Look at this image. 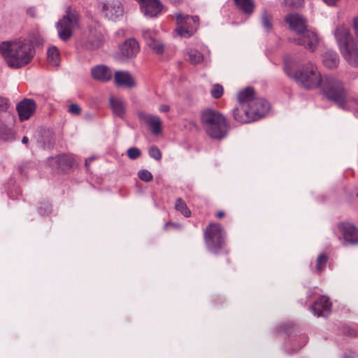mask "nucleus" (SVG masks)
I'll return each mask as SVG.
<instances>
[{
	"label": "nucleus",
	"instance_id": "obj_41",
	"mask_svg": "<svg viewBox=\"0 0 358 358\" xmlns=\"http://www.w3.org/2000/svg\"><path fill=\"white\" fill-rule=\"evenodd\" d=\"M354 29L356 36L358 38V17L354 21Z\"/></svg>",
	"mask_w": 358,
	"mask_h": 358
},
{
	"label": "nucleus",
	"instance_id": "obj_12",
	"mask_svg": "<svg viewBox=\"0 0 358 358\" xmlns=\"http://www.w3.org/2000/svg\"><path fill=\"white\" fill-rule=\"evenodd\" d=\"M250 105V109L251 110L255 120L264 116L268 113L270 108V105L266 101L256 96L253 89Z\"/></svg>",
	"mask_w": 358,
	"mask_h": 358
},
{
	"label": "nucleus",
	"instance_id": "obj_34",
	"mask_svg": "<svg viewBox=\"0 0 358 358\" xmlns=\"http://www.w3.org/2000/svg\"><path fill=\"white\" fill-rule=\"evenodd\" d=\"M282 2L285 6L298 8L303 5V0H282Z\"/></svg>",
	"mask_w": 358,
	"mask_h": 358
},
{
	"label": "nucleus",
	"instance_id": "obj_27",
	"mask_svg": "<svg viewBox=\"0 0 358 358\" xmlns=\"http://www.w3.org/2000/svg\"><path fill=\"white\" fill-rule=\"evenodd\" d=\"M175 208L181 213L185 217H189L191 215V211L187 207L185 202L180 198L176 201Z\"/></svg>",
	"mask_w": 358,
	"mask_h": 358
},
{
	"label": "nucleus",
	"instance_id": "obj_8",
	"mask_svg": "<svg viewBox=\"0 0 358 358\" xmlns=\"http://www.w3.org/2000/svg\"><path fill=\"white\" fill-rule=\"evenodd\" d=\"M65 13L56 24L59 38L64 41L72 36L73 31L78 26L79 22V14L75 9L68 7Z\"/></svg>",
	"mask_w": 358,
	"mask_h": 358
},
{
	"label": "nucleus",
	"instance_id": "obj_16",
	"mask_svg": "<svg viewBox=\"0 0 358 358\" xmlns=\"http://www.w3.org/2000/svg\"><path fill=\"white\" fill-rule=\"evenodd\" d=\"M17 110L20 120H27L34 113L36 103L30 99H24L17 105Z\"/></svg>",
	"mask_w": 358,
	"mask_h": 358
},
{
	"label": "nucleus",
	"instance_id": "obj_29",
	"mask_svg": "<svg viewBox=\"0 0 358 358\" xmlns=\"http://www.w3.org/2000/svg\"><path fill=\"white\" fill-rule=\"evenodd\" d=\"M262 23L264 28L266 31H269L271 30L273 24H272V17L271 15L266 10H264L262 15Z\"/></svg>",
	"mask_w": 358,
	"mask_h": 358
},
{
	"label": "nucleus",
	"instance_id": "obj_9",
	"mask_svg": "<svg viewBox=\"0 0 358 358\" xmlns=\"http://www.w3.org/2000/svg\"><path fill=\"white\" fill-rule=\"evenodd\" d=\"M204 241L208 249L217 253L225 245V234L218 223H210L204 231Z\"/></svg>",
	"mask_w": 358,
	"mask_h": 358
},
{
	"label": "nucleus",
	"instance_id": "obj_42",
	"mask_svg": "<svg viewBox=\"0 0 358 358\" xmlns=\"http://www.w3.org/2000/svg\"><path fill=\"white\" fill-rule=\"evenodd\" d=\"M169 226L174 227H180L179 224H175V223H172V222H167L165 224L164 228L167 229Z\"/></svg>",
	"mask_w": 358,
	"mask_h": 358
},
{
	"label": "nucleus",
	"instance_id": "obj_26",
	"mask_svg": "<svg viewBox=\"0 0 358 358\" xmlns=\"http://www.w3.org/2000/svg\"><path fill=\"white\" fill-rule=\"evenodd\" d=\"M187 59L193 64H200L203 60V55L195 49H189L187 50Z\"/></svg>",
	"mask_w": 358,
	"mask_h": 358
},
{
	"label": "nucleus",
	"instance_id": "obj_5",
	"mask_svg": "<svg viewBox=\"0 0 358 358\" xmlns=\"http://www.w3.org/2000/svg\"><path fill=\"white\" fill-rule=\"evenodd\" d=\"M335 37L340 50L348 63L353 66H358V48L350 36L345 27H338L335 31Z\"/></svg>",
	"mask_w": 358,
	"mask_h": 358
},
{
	"label": "nucleus",
	"instance_id": "obj_18",
	"mask_svg": "<svg viewBox=\"0 0 358 358\" xmlns=\"http://www.w3.org/2000/svg\"><path fill=\"white\" fill-rule=\"evenodd\" d=\"M140 50V47L134 38L127 40L121 46V54L127 58H132L137 55Z\"/></svg>",
	"mask_w": 358,
	"mask_h": 358
},
{
	"label": "nucleus",
	"instance_id": "obj_22",
	"mask_svg": "<svg viewBox=\"0 0 358 358\" xmlns=\"http://www.w3.org/2000/svg\"><path fill=\"white\" fill-rule=\"evenodd\" d=\"M110 105L113 113L120 117H123L126 111L125 103L120 99L111 96Z\"/></svg>",
	"mask_w": 358,
	"mask_h": 358
},
{
	"label": "nucleus",
	"instance_id": "obj_35",
	"mask_svg": "<svg viewBox=\"0 0 358 358\" xmlns=\"http://www.w3.org/2000/svg\"><path fill=\"white\" fill-rule=\"evenodd\" d=\"M141 155V150L137 148H130L127 150V155L131 159H136Z\"/></svg>",
	"mask_w": 358,
	"mask_h": 358
},
{
	"label": "nucleus",
	"instance_id": "obj_31",
	"mask_svg": "<svg viewBox=\"0 0 358 358\" xmlns=\"http://www.w3.org/2000/svg\"><path fill=\"white\" fill-rule=\"evenodd\" d=\"M223 92L222 86L219 84H215L210 90V94L214 99H219L222 96Z\"/></svg>",
	"mask_w": 358,
	"mask_h": 358
},
{
	"label": "nucleus",
	"instance_id": "obj_32",
	"mask_svg": "<svg viewBox=\"0 0 358 358\" xmlns=\"http://www.w3.org/2000/svg\"><path fill=\"white\" fill-rule=\"evenodd\" d=\"M138 176L141 180L145 182H150L153 178L152 174L146 169L139 171L138 173Z\"/></svg>",
	"mask_w": 358,
	"mask_h": 358
},
{
	"label": "nucleus",
	"instance_id": "obj_46",
	"mask_svg": "<svg viewBox=\"0 0 358 358\" xmlns=\"http://www.w3.org/2000/svg\"><path fill=\"white\" fill-rule=\"evenodd\" d=\"M170 1L173 4L180 3L182 1V0H170Z\"/></svg>",
	"mask_w": 358,
	"mask_h": 358
},
{
	"label": "nucleus",
	"instance_id": "obj_19",
	"mask_svg": "<svg viewBox=\"0 0 358 358\" xmlns=\"http://www.w3.org/2000/svg\"><path fill=\"white\" fill-rule=\"evenodd\" d=\"M115 82L117 85L128 88H131L136 86L135 78L128 71H116L115 73Z\"/></svg>",
	"mask_w": 358,
	"mask_h": 358
},
{
	"label": "nucleus",
	"instance_id": "obj_2",
	"mask_svg": "<svg viewBox=\"0 0 358 358\" xmlns=\"http://www.w3.org/2000/svg\"><path fill=\"white\" fill-rule=\"evenodd\" d=\"M290 29L295 32L294 41L306 48L314 51L318 45L319 38L317 34L308 29L306 22L299 14H289L285 18Z\"/></svg>",
	"mask_w": 358,
	"mask_h": 358
},
{
	"label": "nucleus",
	"instance_id": "obj_10",
	"mask_svg": "<svg viewBox=\"0 0 358 358\" xmlns=\"http://www.w3.org/2000/svg\"><path fill=\"white\" fill-rule=\"evenodd\" d=\"M177 28L176 32L181 37L189 38L197 30L199 26L198 16H190L182 13L176 14Z\"/></svg>",
	"mask_w": 358,
	"mask_h": 358
},
{
	"label": "nucleus",
	"instance_id": "obj_1",
	"mask_svg": "<svg viewBox=\"0 0 358 358\" xmlns=\"http://www.w3.org/2000/svg\"><path fill=\"white\" fill-rule=\"evenodd\" d=\"M0 54L10 67L19 69L31 62L35 50L29 41L19 38L1 43Z\"/></svg>",
	"mask_w": 358,
	"mask_h": 358
},
{
	"label": "nucleus",
	"instance_id": "obj_38",
	"mask_svg": "<svg viewBox=\"0 0 358 358\" xmlns=\"http://www.w3.org/2000/svg\"><path fill=\"white\" fill-rule=\"evenodd\" d=\"M54 159H55L56 162H57L59 165L60 166L62 164H64L67 161V157L65 155H59Z\"/></svg>",
	"mask_w": 358,
	"mask_h": 358
},
{
	"label": "nucleus",
	"instance_id": "obj_45",
	"mask_svg": "<svg viewBox=\"0 0 358 358\" xmlns=\"http://www.w3.org/2000/svg\"><path fill=\"white\" fill-rule=\"evenodd\" d=\"M28 141H29L28 138L27 136H24L22 140V142L24 144H27L28 143Z\"/></svg>",
	"mask_w": 358,
	"mask_h": 358
},
{
	"label": "nucleus",
	"instance_id": "obj_13",
	"mask_svg": "<svg viewBox=\"0 0 358 358\" xmlns=\"http://www.w3.org/2000/svg\"><path fill=\"white\" fill-rule=\"evenodd\" d=\"M339 231L345 242L350 244L358 243V229L348 222H341L338 224Z\"/></svg>",
	"mask_w": 358,
	"mask_h": 358
},
{
	"label": "nucleus",
	"instance_id": "obj_40",
	"mask_svg": "<svg viewBox=\"0 0 358 358\" xmlns=\"http://www.w3.org/2000/svg\"><path fill=\"white\" fill-rule=\"evenodd\" d=\"M324 2L328 6H335L339 0H323Z\"/></svg>",
	"mask_w": 358,
	"mask_h": 358
},
{
	"label": "nucleus",
	"instance_id": "obj_48",
	"mask_svg": "<svg viewBox=\"0 0 358 358\" xmlns=\"http://www.w3.org/2000/svg\"><path fill=\"white\" fill-rule=\"evenodd\" d=\"M345 358H347V357H345Z\"/></svg>",
	"mask_w": 358,
	"mask_h": 358
},
{
	"label": "nucleus",
	"instance_id": "obj_15",
	"mask_svg": "<svg viewBox=\"0 0 358 358\" xmlns=\"http://www.w3.org/2000/svg\"><path fill=\"white\" fill-rule=\"evenodd\" d=\"M141 5L142 13L145 15L153 17L162 10V5L159 0H138Z\"/></svg>",
	"mask_w": 358,
	"mask_h": 358
},
{
	"label": "nucleus",
	"instance_id": "obj_14",
	"mask_svg": "<svg viewBox=\"0 0 358 358\" xmlns=\"http://www.w3.org/2000/svg\"><path fill=\"white\" fill-rule=\"evenodd\" d=\"M143 36L146 44L156 53L160 54L164 51V45L159 41L157 32L152 29L143 31Z\"/></svg>",
	"mask_w": 358,
	"mask_h": 358
},
{
	"label": "nucleus",
	"instance_id": "obj_43",
	"mask_svg": "<svg viewBox=\"0 0 358 358\" xmlns=\"http://www.w3.org/2000/svg\"><path fill=\"white\" fill-rule=\"evenodd\" d=\"M224 216V213L223 211H218L216 213V217L218 218H222Z\"/></svg>",
	"mask_w": 358,
	"mask_h": 358
},
{
	"label": "nucleus",
	"instance_id": "obj_47",
	"mask_svg": "<svg viewBox=\"0 0 358 358\" xmlns=\"http://www.w3.org/2000/svg\"><path fill=\"white\" fill-rule=\"evenodd\" d=\"M357 196H358V193H357Z\"/></svg>",
	"mask_w": 358,
	"mask_h": 358
},
{
	"label": "nucleus",
	"instance_id": "obj_3",
	"mask_svg": "<svg viewBox=\"0 0 358 358\" xmlns=\"http://www.w3.org/2000/svg\"><path fill=\"white\" fill-rule=\"evenodd\" d=\"M284 69L289 77L294 78L299 85L307 90L320 87L323 79L317 66L313 63L302 65L297 71H292L286 64Z\"/></svg>",
	"mask_w": 358,
	"mask_h": 358
},
{
	"label": "nucleus",
	"instance_id": "obj_11",
	"mask_svg": "<svg viewBox=\"0 0 358 358\" xmlns=\"http://www.w3.org/2000/svg\"><path fill=\"white\" fill-rule=\"evenodd\" d=\"M101 12L105 17L116 21L123 15V7L118 0H107L101 3Z\"/></svg>",
	"mask_w": 358,
	"mask_h": 358
},
{
	"label": "nucleus",
	"instance_id": "obj_30",
	"mask_svg": "<svg viewBox=\"0 0 358 358\" xmlns=\"http://www.w3.org/2000/svg\"><path fill=\"white\" fill-rule=\"evenodd\" d=\"M328 257L326 255H320L317 259L316 268L318 272H321L325 267Z\"/></svg>",
	"mask_w": 358,
	"mask_h": 358
},
{
	"label": "nucleus",
	"instance_id": "obj_6",
	"mask_svg": "<svg viewBox=\"0 0 358 358\" xmlns=\"http://www.w3.org/2000/svg\"><path fill=\"white\" fill-rule=\"evenodd\" d=\"M252 96V88L248 87L238 93V104L233 110V116L236 121L241 124L255 121L251 110L250 101Z\"/></svg>",
	"mask_w": 358,
	"mask_h": 358
},
{
	"label": "nucleus",
	"instance_id": "obj_36",
	"mask_svg": "<svg viewBox=\"0 0 358 358\" xmlns=\"http://www.w3.org/2000/svg\"><path fill=\"white\" fill-rule=\"evenodd\" d=\"M68 112L73 115H78L81 113V108L76 103L69 105Z\"/></svg>",
	"mask_w": 358,
	"mask_h": 358
},
{
	"label": "nucleus",
	"instance_id": "obj_20",
	"mask_svg": "<svg viewBox=\"0 0 358 358\" xmlns=\"http://www.w3.org/2000/svg\"><path fill=\"white\" fill-rule=\"evenodd\" d=\"M91 74L95 80L107 82L113 76L111 70L105 65H97L91 69Z\"/></svg>",
	"mask_w": 358,
	"mask_h": 358
},
{
	"label": "nucleus",
	"instance_id": "obj_33",
	"mask_svg": "<svg viewBox=\"0 0 358 358\" xmlns=\"http://www.w3.org/2000/svg\"><path fill=\"white\" fill-rule=\"evenodd\" d=\"M148 153L150 157L155 160H160L162 158V152L157 146H152L148 150Z\"/></svg>",
	"mask_w": 358,
	"mask_h": 358
},
{
	"label": "nucleus",
	"instance_id": "obj_39",
	"mask_svg": "<svg viewBox=\"0 0 358 358\" xmlns=\"http://www.w3.org/2000/svg\"><path fill=\"white\" fill-rule=\"evenodd\" d=\"M170 110V107L168 105L163 104L160 106L159 110L162 113L168 112Z\"/></svg>",
	"mask_w": 358,
	"mask_h": 358
},
{
	"label": "nucleus",
	"instance_id": "obj_21",
	"mask_svg": "<svg viewBox=\"0 0 358 358\" xmlns=\"http://www.w3.org/2000/svg\"><path fill=\"white\" fill-rule=\"evenodd\" d=\"M329 299L324 296H320L311 306V310L317 316H321L323 311H328L331 307Z\"/></svg>",
	"mask_w": 358,
	"mask_h": 358
},
{
	"label": "nucleus",
	"instance_id": "obj_25",
	"mask_svg": "<svg viewBox=\"0 0 358 358\" xmlns=\"http://www.w3.org/2000/svg\"><path fill=\"white\" fill-rule=\"evenodd\" d=\"M48 62L52 66H57L60 62V53L58 48L52 46L48 50Z\"/></svg>",
	"mask_w": 358,
	"mask_h": 358
},
{
	"label": "nucleus",
	"instance_id": "obj_44",
	"mask_svg": "<svg viewBox=\"0 0 358 358\" xmlns=\"http://www.w3.org/2000/svg\"><path fill=\"white\" fill-rule=\"evenodd\" d=\"M93 161V158H89L85 160V166H89L90 163Z\"/></svg>",
	"mask_w": 358,
	"mask_h": 358
},
{
	"label": "nucleus",
	"instance_id": "obj_7",
	"mask_svg": "<svg viewBox=\"0 0 358 358\" xmlns=\"http://www.w3.org/2000/svg\"><path fill=\"white\" fill-rule=\"evenodd\" d=\"M320 87L329 99L338 103H342L345 100L347 91L343 83L336 77L325 76L320 85Z\"/></svg>",
	"mask_w": 358,
	"mask_h": 358
},
{
	"label": "nucleus",
	"instance_id": "obj_23",
	"mask_svg": "<svg viewBox=\"0 0 358 358\" xmlns=\"http://www.w3.org/2000/svg\"><path fill=\"white\" fill-rule=\"evenodd\" d=\"M323 64L329 69L336 68L339 63L337 53L332 50L327 51L323 55Z\"/></svg>",
	"mask_w": 358,
	"mask_h": 358
},
{
	"label": "nucleus",
	"instance_id": "obj_17",
	"mask_svg": "<svg viewBox=\"0 0 358 358\" xmlns=\"http://www.w3.org/2000/svg\"><path fill=\"white\" fill-rule=\"evenodd\" d=\"M139 117L147 124L153 134L158 135L162 132V120L159 116L140 113Z\"/></svg>",
	"mask_w": 358,
	"mask_h": 358
},
{
	"label": "nucleus",
	"instance_id": "obj_37",
	"mask_svg": "<svg viewBox=\"0 0 358 358\" xmlns=\"http://www.w3.org/2000/svg\"><path fill=\"white\" fill-rule=\"evenodd\" d=\"M8 108V99L0 97V111H5Z\"/></svg>",
	"mask_w": 358,
	"mask_h": 358
},
{
	"label": "nucleus",
	"instance_id": "obj_24",
	"mask_svg": "<svg viewBox=\"0 0 358 358\" xmlns=\"http://www.w3.org/2000/svg\"><path fill=\"white\" fill-rule=\"evenodd\" d=\"M238 8L245 14L251 15L255 10L253 0H234Z\"/></svg>",
	"mask_w": 358,
	"mask_h": 358
},
{
	"label": "nucleus",
	"instance_id": "obj_28",
	"mask_svg": "<svg viewBox=\"0 0 358 358\" xmlns=\"http://www.w3.org/2000/svg\"><path fill=\"white\" fill-rule=\"evenodd\" d=\"M103 43V36L99 34L97 36H90L88 40V44L87 45L88 48L96 49L101 46Z\"/></svg>",
	"mask_w": 358,
	"mask_h": 358
},
{
	"label": "nucleus",
	"instance_id": "obj_4",
	"mask_svg": "<svg viewBox=\"0 0 358 358\" xmlns=\"http://www.w3.org/2000/svg\"><path fill=\"white\" fill-rule=\"evenodd\" d=\"M201 120L206 132L210 138L221 139L227 136L229 124L219 111L206 108L201 113Z\"/></svg>",
	"mask_w": 358,
	"mask_h": 358
}]
</instances>
